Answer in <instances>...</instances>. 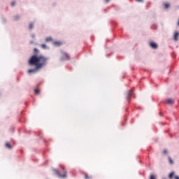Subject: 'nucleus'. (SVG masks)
<instances>
[{
	"label": "nucleus",
	"instance_id": "24",
	"mask_svg": "<svg viewBox=\"0 0 179 179\" xmlns=\"http://www.w3.org/2000/svg\"><path fill=\"white\" fill-rule=\"evenodd\" d=\"M106 3H108V2H110V0H105Z\"/></svg>",
	"mask_w": 179,
	"mask_h": 179
},
{
	"label": "nucleus",
	"instance_id": "18",
	"mask_svg": "<svg viewBox=\"0 0 179 179\" xmlns=\"http://www.w3.org/2000/svg\"><path fill=\"white\" fill-rule=\"evenodd\" d=\"M19 19H20V16L19 15H17V16L14 17V20L15 21L18 20Z\"/></svg>",
	"mask_w": 179,
	"mask_h": 179
},
{
	"label": "nucleus",
	"instance_id": "11",
	"mask_svg": "<svg viewBox=\"0 0 179 179\" xmlns=\"http://www.w3.org/2000/svg\"><path fill=\"white\" fill-rule=\"evenodd\" d=\"M6 146L7 148H8V149H11V148H12V145L10 144L9 142H7V143H6Z\"/></svg>",
	"mask_w": 179,
	"mask_h": 179
},
{
	"label": "nucleus",
	"instance_id": "7",
	"mask_svg": "<svg viewBox=\"0 0 179 179\" xmlns=\"http://www.w3.org/2000/svg\"><path fill=\"white\" fill-rule=\"evenodd\" d=\"M175 172H171L169 176V179H173V178H175Z\"/></svg>",
	"mask_w": 179,
	"mask_h": 179
},
{
	"label": "nucleus",
	"instance_id": "26",
	"mask_svg": "<svg viewBox=\"0 0 179 179\" xmlns=\"http://www.w3.org/2000/svg\"><path fill=\"white\" fill-rule=\"evenodd\" d=\"M163 179H166V178H163Z\"/></svg>",
	"mask_w": 179,
	"mask_h": 179
},
{
	"label": "nucleus",
	"instance_id": "4",
	"mask_svg": "<svg viewBox=\"0 0 179 179\" xmlns=\"http://www.w3.org/2000/svg\"><path fill=\"white\" fill-rule=\"evenodd\" d=\"M150 47H152V48L157 49L158 45L155 42H150Z\"/></svg>",
	"mask_w": 179,
	"mask_h": 179
},
{
	"label": "nucleus",
	"instance_id": "14",
	"mask_svg": "<svg viewBox=\"0 0 179 179\" xmlns=\"http://www.w3.org/2000/svg\"><path fill=\"white\" fill-rule=\"evenodd\" d=\"M168 161L169 162L170 164H173V159L171 157H168Z\"/></svg>",
	"mask_w": 179,
	"mask_h": 179
},
{
	"label": "nucleus",
	"instance_id": "25",
	"mask_svg": "<svg viewBox=\"0 0 179 179\" xmlns=\"http://www.w3.org/2000/svg\"><path fill=\"white\" fill-rule=\"evenodd\" d=\"M174 179H179V176H175V177H174Z\"/></svg>",
	"mask_w": 179,
	"mask_h": 179
},
{
	"label": "nucleus",
	"instance_id": "21",
	"mask_svg": "<svg viewBox=\"0 0 179 179\" xmlns=\"http://www.w3.org/2000/svg\"><path fill=\"white\" fill-rule=\"evenodd\" d=\"M15 3H16L15 1H13V3H11V6H15Z\"/></svg>",
	"mask_w": 179,
	"mask_h": 179
},
{
	"label": "nucleus",
	"instance_id": "15",
	"mask_svg": "<svg viewBox=\"0 0 179 179\" xmlns=\"http://www.w3.org/2000/svg\"><path fill=\"white\" fill-rule=\"evenodd\" d=\"M85 179H92V176H88V174L85 173Z\"/></svg>",
	"mask_w": 179,
	"mask_h": 179
},
{
	"label": "nucleus",
	"instance_id": "23",
	"mask_svg": "<svg viewBox=\"0 0 179 179\" xmlns=\"http://www.w3.org/2000/svg\"><path fill=\"white\" fill-rule=\"evenodd\" d=\"M34 51H35V52H38V50L37 48L34 49Z\"/></svg>",
	"mask_w": 179,
	"mask_h": 179
},
{
	"label": "nucleus",
	"instance_id": "1",
	"mask_svg": "<svg viewBox=\"0 0 179 179\" xmlns=\"http://www.w3.org/2000/svg\"><path fill=\"white\" fill-rule=\"evenodd\" d=\"M48 59L43 55H33L31 59L29 60V65H34L36 66V69H29V73H34L36 71L41 69L43 66L46 65L47 61Z\"/></svg>",
	"mask_w": 179,
	"mask_h": 179
},
{
	"label": "nucleus",
	"instance_id": "5",
	"mask_svg": "<svg viewBox=\"0 0 179 179\" xmlns=\"http://www.w3.org/2000/svg\"><path fill=\"white\" fill-rule=\"evenodd\" d=\"M133 95V90H130L129 93H127V100L129 101L130 97H131Z\"/></svg>",
	"mask_w": 179,
	"mask_h": 179
},
{
	"label": "nucleus",
	"instance_id": "9",
	"mask_svg": "<svg viewBox=\"0 0 179 179\" xmlns=\"http://www.w3.org/2000/svg\"><path fill=\"white\" fill-rule=\"evenodd\" d=\"M179 33H175L174 34V41H178Z\"/></svg>",
	"mask_w": 179,
	"mask_h": 179
},
{
	"label": "nucleus",
	"instance_id": "3",
	"mask_svg": "<svg viewBox=\"0 0 179 179\" xmlns=\"http://www.w3.org/2000/svg\"><path fill=\"white\" fill-rule=\"evenodd\" d=\"M61 55H62V57H61L62 61H68L69 59H70V55L67 52L64 51H61Z\"/></svg>",
	"mask_w": 179,
	"mask_h": 179
},
{
	"label": "nucleus",
	"instance_id": "20",
	"mask_svg": "<svg viewBox=\"0 0 179 179\" xmlns=\"http://www.w3.org/2000/svg\"><path fill=\"white\" fill-rule=\"evenodd\" d=\"M163 153L164 155H168V151L166 150H164Z\"/></svg>",
	"mask_w": 179,
	"mask_h": 179
},
{
	"label": "nucleus",
	"instance_id": "12",
	"mask_svg": "<svg viewBox=\"0 0 179 179\" xmlns=\"http://www.w3.org/2000/svg\"><path fill=\"white\" fill-rule=\"evenodd\" d=\"M41 48H42L43 50H46L47 48H48V47L44 43L41 45Z\"/></svg>",
	"mask_w": 179,
	"mask_h": 179
},
{
	"label": "nucleus",
	"instance_id": "19",
	"mask_svg": "<svg viewBox=\"0 0 179 179\" xmlns=\"http://www.w3.org/2000/svg\"><path fill=\"white\" fill-rule=\"evenodd\" d=\"M40 92L39 90H35V94H39Z\"/></svg>",
	"mask_w": 179,
	"mask_h": 179
},
{
	"label": "nucleus",
	"instance_id": "6",
	"mask_svg": "<svg viewBox=\"0 0 179 179\" xmlns=\"http://www.w3.org/2000/svg\"><path fill=\"white\" fill-rule=\"evenodd\" d=\"M173 103H174V101H173V99H166V103H167L168 105H173Z\"/></svg>",
	"mask_w": 179,
	"mask_h": 179
},
{
	"label": "nucleus",
	"instance_id": "8",
	"mask_svg": "<svg viewBox=\"0 0 179 179\" xmlns=\"http://www.w3.org/2000/svg\"><path fill=\"white\" fill-rule=\"evenodd\" d=\"M53 44L56 47H59L61 45H62V42H59V41H55V42L53 43Z\"/></svg>",
	"mask_w": 179,
	"mask_h": 179
},
{
	"label": "nucleus",
	"instance_id": "2",
	"mask_svg": "<svg viewBox=\"0 0 179 179\" xmlns=\"http://www.w3.org/2000/svg\"><path fill=\"white\" fill-rule=\"evenodd\" d=\"M62 173H61L59 172V171L56 169H53V171H54L55 174H56L59 178H62V179L66 178L67 171L65 170V168L64 166H62Z\"/></svg>",
	"mask_w": 179,
	"mask_h": 179
},
{
	"label": "nucleus",
	"instance_id": "22",
	"mask_svg": "<svg viewBox=\"0 0 179 179\" xmlns=\"http://www.w3.org/2000/svg\"><path fill=\"white\" fill-rule=\"evenodd\" d=\"M137 2H139V3H142L143 1V0H136Z\"/></svg>",
	"mask_w": 179,
	"mask_h": 179
},
{
	"label": "nucleus",
	"instance_id": "16",
	"mask_svg": "<svg viewBox=\"0 0 179 179\" xmlns=\"http://www.w3.org/2000/svg\"><path fill=\"white\" fill-rule=\"evenodd\" d=\"M149 179H156V176L154 174H152L150 176Z\"/></svg>",
	"mask_w": 179,
	"mask_h": 179
},
{
	"label": "nucleus",
	"instance_id": "17",
	"mask_svg": "<svg viewBox=\"0 0 179 179\" xmlns=\"http://www.w3.org/2000/svg\"><path fill=\"white\" fill-rule=\"evenodd\" d=\"M34 24L31 23V24H29V29H34Z\"/></svg>",
	"mask_w": 179,
	"mask_h": 179
},
{
	"label": "nucleus",
	"instance_id": "13",
	"mask_svg": "<svg viewBox=\"0 0 179 179\" xmlns=\"http://www.w3.org/2000/svg\"><path fill=\"white\" fill-rule=\"evenodd\" d=\"M45 41H46V42L52 41V38L50 37V36L47 37L46 39H45Z\"/></svg>",
	"mask_w": 179,
	"mask_h": 179
},
{
	"label": "nucleus",
	"instance_id": "10",
	"mask_svg": "<svg viewBox=\"0 0 179 179\" xmlns=\"http://www.w3.org/2000/svg\"><path fill=\"white\" fill-rule=\"evenodd\" d=\"M169 7H170V4L169 3H164V8L169 9Z\"/></svg>",
	"mask_w": 179,
	"mask_h": 179
}]
</instances>
